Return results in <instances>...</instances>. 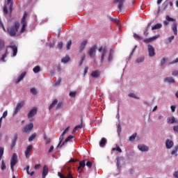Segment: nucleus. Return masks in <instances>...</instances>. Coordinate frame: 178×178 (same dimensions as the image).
<instances>
[{
	"label": "nucleus",
	"instance_id": "e2e57ef3",
	"mask_svg": "<svg viewBox=\"0 0 178 178\" xmlns=\"http://www.w3.org/2000/svg\"><path fill=\"white\" fill-rule=\"evenodd\" d=\"M63 47V43L62 42H60L58 44V48H59L60 49H62Z\"/></svg>",
	"mask_w": 178,
	"mask_h": 178
},
{
	"label": "nucleus",
	"instance_id": "20e7f679",
	"mask_svg": "<svg viewBox=\"0 0 178 178\" xmlns=\"http://www.w3.org/2000/svg\"><path fill=\"white\" fill-rule=\"evenodd\" d=\"M98 51L99 52H102L101 62L102 63L104 62V60L105 59V55H106V47H100L98 49Z\"/></svg>",
	"mask_w": 178,
	"mask_h": 178
},
{
	"label": "nucleus",
	"instance_id": "58836bf2",
	"mask_svg": "<svg viewBox=\"0 0 178 178\" xmlns=\"http://www.w3.org/2000/svg\"><path fill=\"white\" fill-rule=\"evenodd\" d=\"M134 38H135V40H138L139 41H141V40H143V37L137 35V33H134Z\"/></svg>",
	"mask_w": 178,
	"mask_h": 178
},
{
	"label": "nucleus",
	"instance_id": "338daca9",
	"mask_svg": "<svg viewBox=\"0 0 178 178\" xmlns=\"http://www.w3.org/2000/svg\"><path fill=\"white\" fill-rule=\"evenodd\" d=\"M173 130L175 133H178V125L173 127Z\"/></svg>",
	"mask_w": 178,
	"mask_h": 178
},
{
	"label": "nucleus",
	"instance_id": "4c0bfd02",
	"mask_svg": "<svg viewBox=\"0 0 178 178\" xmlns=\"http://www.w3.org/2000/svg\"><path fill=\"white\" fill-rule=\"evenodd\" d=\"M29 170H30V166L27 165L26 166V173L28 175H30V176H33L34 175V171H32L31 172H30Z\"/></svg>",
	"mask_w": 178,
	"mask_h": 178
},
{
	"label": "nucleus",
	"instance_id": "f704fd0d",
	"mask_svg": "<svg viewBox=\"0 0 178 178\" xmlns=\"http://www.w3.org/2000/svg\"><path fill=\"white\" fill-rule=\"evenodd\" d=\"M178 145H177L171 152V155L177 156Z\"/></svg>",
	"mask_w": 178,
	"mask_h": 178
},
{
	"label": "nucleus",
	"instance_id": "39448f33",
	"mask_svg": "<svg viewBox=\"0 0 178 178\" xmlns=\"http://www.w3.org/2000/svg\"><path fill=\"white\" fill-rule=\"evenodd\" d=\"M147 51L149 52V56L150 58H152V56H154L155 55V48H154V47H152V45L149 44L147 46Z\"/></svg>",
	"mask_w": 178,
	"mask_h": 178
},
{
	"label": "nucleus",
	"instance_id": "9b49d317",
	"mask_svg": "<svg viewBox=\"0 0 178 178\" xmlns=\"http://www.w3.org/2000/svg\"><path fill=\"white\" fill-rule=\"evenodd\" d=\"M31 149H33V145H29L25 151V156L26 159H29V158H30V152H31Z\"/></svg>",
	"mask_w": 178,
	"mask_h": 178
},
{
	"label": "nucleus",
	"instance_id": "423d86ee",
	"mask_svg": "<svg viewBox=\"0 0 178 178\" xmlns=\"http://www.w3.org/2000/svg\"><path fill=\"white\" fill-rule=\"evenodd\" d=\"M33 127H34V124L31 122L29 124L24 127L22 131H24V133H30V131L33 130Z\"/></svg>",
	"mask_w": 178,
	"mask_h": 178
},
{
	"label": "nucleus",
	"instance_id": "ddd939ff",
	"mask_svg": "<svg viewBox=\"0 0 178 178\" xmlns=\"http://www.w3.org/2000/svg\"><path fill=\"white\" fill-rule=\"evenodd\" d=\"M138 148L140 151H142V152H147L149 148L145 145H138Z\"/></svg>",
	"mask_w": 178,
	"mask_h": 178
},
{
	"label": "nucleus",
	"instance_id": "f03ea898",
	"mask_svg": "<svg viewBox=\"0 0 178 178\" xmlns=\"http://www.w3.org/2000/svg\"><path fill=\"white\" fill-rule=\"evenodd\" d=\"M26 19H27V13H24V15L21 20V24H22L21 33H24V31H26V28L27 27V21L26 20Z\"/></svg>",
	"mask_w": 178,
	"mask_h": 178
},
{
	"label": "nucleus",
	"instance_id": "5fc2aeb1",
	"mask_svg": "<svg viewBox=\"0 0 178 178\" xmlns=\"http://www.w3.org/2000/svg\"><path fill=\"white\" fill-rule=\"evenodd\" d=\"M6 169V165H5V162L3 160L1 161V170H5Z\"/></svg>",
	"mask_w": 178,
	"mask_h": 178
},
{
	"label": "nucleus",
	"instance_id": "473e14b6",
	"mask_svg": "<svg viewBox=\"0 0 178 178\" xmlns=\"http://www.w3.org/2000/svg\"><path fill=\"white\" fill-rule=\"evenodd\" d=\"M56 104H58V99H55L49 106V111H51V109H52V108H54V106H55Z\"/></svg>",
	"mask_w": 178,
	"mask_h": 178
},
{
	"label": "nucleus",
	"instance_id": "37998d69",
	"mask_svg": "<svg viewBox=\"0 0 178 178\" xmlns=\"http://www.w3.org/2000/svg\"><path fill=\"white\" fill-rule=\"evenodd\" d=\"M137 63H142V62H144V56L139 57L136 59Z\"/></svg>",
	"mask_w": 178,
	"mask_h": 178
},
{
	"label": "nucleus",
	"instance_id": "4468645a",
	"mask_svg": "<svg viewBox=\"0 0 178 178\" xmlns=\"http://www.w3.org/2000/svg\"><path fill=\"white\" fill-rule=\"evenodd\" d=\"M125 0H114V3H118V9L122 12V8H123V3H124Z\"/></svg>",
	"mask_w": 178,
	"mask_h": 178
},
{
	"label": "nucleus",
	"instance_id": "c756f323",
	"mask_svg": "<svg viewBox=\"0 0 178 178\" xmlns=\"http://www.w3.org/2000/svg\"><path fill=\"white\" fill-rule=\"evenodd\" d=\"M112 59H113V51L111 50L110 52H109L108 61V62H112Z\"/></svg>",
	"mask_w": 178,
	"mask_h": 178
},
{
	"label": "nucleus",
	"instance_id": "a18cd8bd",
	"mask_svg": "<svg viewBox=\"0 0 178 178\" xmlns=\"http://www.w3.org/2000/svg\"><path fill=\"white\" fill-rule=\"evenodd\" d=\"M35 137H37V135L35 134H32L29 138V141H33V140L35 139Z\"/></svg>",
	"mask_w": 178,
	"mask_h": 178
},
{
	"label": "nucleus",
	"instance_id": "ea45409f",
	"mask_svg": "<svg viewBox=\"0 0 178 178\" xmlns=\"http://www.w3.org/2000/svg\"><path fill=\"white\" fill-rule=\"evenodd\" d=\"M112 151H118L120 153H122V149L118 145H116V147L112 149Z\"/></svg>",
	"mask_w": 178,
	"mask_h": 178
},
{
	"label": "nucleus",
	"instance_id": "0e129e2a",
	"mask_svg": "<svg viewBox=\"0 0 178 178\" xmlns=\"http://www.w3.org/2000/svg\"><path fill=\"white\" fill-rule=\"evenodd\" d=\"M151 41H152L151 38H146V39L143 40V42H146V43L151 42Z\"/></svg>",
	"mask_w": 178,
	"mask_h": 178
},
{
	"label": "nucleus",
	"instance_id": "0eeeda50",
	"mask_svg": "<svg viewBox=\"0 0 178 178\" xmlns=\"http://www.w3.org/2000/svg\"><path fill=\"white\" fill-rule=\"evenodd\" d=\"M24 106V102L22 101L19 103H18L15 107V110L14 111V115H16L22 108Z\"/></svg>",
	"mask_w": 178,
	"mask_h": 178
},
{
	"label": "nucleus",
	"instance_id": "4d7b16f0",
	"mask_svg": "<svg viewBox=\"0 0 178 178\" xmlns=\"http://www.w3.org/2000/svg\"><path fill=\"white\" fill-rule=\"evenodd\" d=\"M31 94H33V95H36L37 94V89L33 88L31 89Z\"/></svg>",
	"mask_w": 178,
	"mask_h": 178
},
{
	"label": "nucleus",
	"instance_id": "6e6552de",
	"mask_svg": "<svg viewBox=\"0 0 178 178\" xmlns=\"http://www.w3.org/2000/svg\"><path fill=\"white\" fill-rule=\"evenodd\" d=\"M97 44H95L92 47H91L88 51V55L90 58H92L94 55H95V53L97 52Z\"/></svg>",
	"mask_w": 178,
	"mask_h": 178
},
{
	"label": "nucleus",
	"instance_id": "5701e85b",
	"mask_svg": "<svg viewBox=\"0 0 178 178\" xmlns=\"http://www.w3.org/2000/svg\"><path fill=\"white\" fill-rule=\"evenodd\" d=\"M100 147H104L106 145V138H102L99 143Z\"/></svg>",
	"mask_w": 178,
	"mask_h": 178
},
{
	"label": "nucleus",
	"instance_id": "052dcab7",
	"mask_svg": "<svg viewBox=\"0 0 178 178\" xmlns=\"http://www.w3.org/2000/svg\"><path fill=\"white\" fill-rule=\"evenodd\" d=\"M6 55H8V51H6V53L2 56L1 60L5 62V58H6Z\"/></svg>",
	"mask_w": 178,
	"mask_h": 178
},
{
	"label": "nucleus",
	"instance_id": "dca6fc26",
	"mask_svg": "<svg viewBox=\"0 0 178 178\" xmlns=\"http://www.w3.org/2000/svg\"><path fill=\"white\" fill-rule=\"evenodd\" d=\"M58 176L60 178H73V175H72V172L69 171V173L67 174V177L63 175L61 172H58Z\"/></svg>",
	"mask_w": 178,
	"mask_h": 178
},
{
	"label": "nucleus",
	"instance_id": "09e8293b",
	"mask_svg": "<svg viewBox=\"0 0 178 178\" xmlns=\"http://www.w3.org/2000/svg\"><path fill=\"white\" fill-rule=\"evenodd\" d=\"M86 166H88L89 169H91V168L92 167V162H91L90 161H88L86 162Z\"/></svg>",
	"mask_w": 178,
	"mask_h": 178
},
{
	"label": "nucleus",
	"instance_id": "aec40b11",
	"mask_svg": "<svg viewBox=\"0 0 178 178\" xmlns=\"http://www.w3.org/2000/svg\"><path fill=\"white\" fill-rule=\"evenodd\" d=\"M91 76L94 77V79H98L99 77V71L95 70L92 72Z\"/></svg>",
	"mask_w": 178,
	"mask_h": 178
},
{
	"label": "nucleus",
	"instance_id": "4be33fe9",
	"mask_svg": "<svg viewBox=\"0 0 178 178\" xmlns=\"http://www.w3.org/2000/svg\"><path fill=\"white\" fill-rule=\"evenodd\" d=\"M87 42H88L87 40H85L81 43V47L79 49L80 51H83V49L86 48V45H87Z\"/></svg>",
	"mask_w": 178,
	"mask_h": 178
},
{
	"label": "nucleus",
	"instance_id": "864d4df0",
	"mask_svg": "<svg viewBox=\"0 0 178 178\" xmlns=\"http://www.w3.org/2000/svg\"><path fill=\"white\" fill-rule=\"evenodd\" d=\"M2 156H3V147H0V161L2 159Z\"/></svg>",
	"mask_w": 178,
	"mask_h": 178
},
{
	"label": "nucleus",
	"instance_id": "f257e3e1",
	"mask_svg": "<svg viewBox=\"0 0 178 178\" xmlns=\"http://www.w3.org/2000/svg\"><path fill=\"white\" fill-rule=\"evenodd\" d=\"M19 27H20V24H19V22H15L14 26H10L7 29L8 33L10 34V37H15V35H16V33H17Z\"/></svg>",
	"mask_w": 178,
	"mask_h": 178
},
{
	"label": "nucleus",
	"instance_id": "a211bd4d",
	"mask_svg": "<svg viewBox=\"0 0 178 178\" xmlns=\"http://www.w3.org/2000/svg\"><path fill=\"white\" fill-rule=\"evenodd\" d=\"M49 169L47 165H44L43 167V170H42V177L45 178L47 177V175H48Z\"/></svg>",
	"mask_w": 178,
	"mask_h": 178
},
{
	"label": "nucleus",
	"instance_id": "c03bdc74",
	"mask_svg": "<svg viewBox=\"0 0 178 178\" xmlns=\"http://www.w3.org/2000/svg\"><path fill=\"white\" fill-rule=\"evenodd\" d=\"M136 137H137V134H134L129 137V141H134V140H136Z\"/></svg>",
	"mask_w": 178,
	"mask_h": 178
},
{
	"label": "nucleus",
	"instance_id": "cd10ccee",
	"mask_svg": "<svg viewBox=\"0 0 178 178\" xmlns=\"http://www.w3.org/2000/svg\"><path fill=\"white\" fill-rule=\"evenodd\" d=\"M164 81H167L168 83H175V79L172 76L167 77L164 79Z\"/></svg>",
	"mask_w": 178,
	"mask_h": 178
},
{
	"label": "nucleus",
	"instance_id": "9d476101",
	"mask_svg": "<svg viewBox=\"0 0 178 178\" xmlns=\"http://www.w3.org/2000/svg\"><path fill=\"white\" fill-rule=\"evenodd\" d=\"M17 134H15L14 138L12 139L11 145H10V149H13L16 146V141H17Z\"/></svg>",
	"mask_w": 178,
	"mask_h": 178
},
{
	"label": "nucleus",
	"instance_id": "bb28decb",
	"mask_svg": "<svg viewBox=\"0 0 178 178\" xmlns=\"http://www.w3.org/2000/svg\"><path fill=\"white\" fill-rule=\"evenodd\" d=\"M70 60V57L69 56H66L65 57L61 59L62 63H67Z\"/></svg>",
	"mask_w": 178,
	"mask_h": 178
},
{
	"label": "nucleus",
	"instance_id": "2eb2a0df",
	"mask_svg": "<svg viewBox=\"0 0 178 178\" xmlns=\"http://www.w3.org/2000/svg\"><path fill=\"white\" fill-rule=\"evenodd\" d=\"M173 145H175V143L171 140L168 139L165 141V147L168 149H170V148H172Z\"/></svg>",
	"mask_w": 178,
	"mask_h": 178
},
{
	"label": "nucleus",
	"instance_id": "6ab92c4d",
	"mask_svg": "<svg viewBox=\"0 0 178 178\" xmlns=\"http://www.w3.org/2000/svg\"><path fill=\"white\" fill-rule=\"evenodd\" d=\"M79 129H83V119L81 120V124L77 125L74 128L72 133H76Z\"/></svg>",
	"mask_w": 178,
	"mask_h": 178
},
{
	"label": "nucleus",
	"instance_id": "603ef678",
	"mask_svg": "<svg viewBox=\"0 0 178 178\" xmlns=\"http://www.w3.org/2000/svg\"><path fill=\"white\" fill-rule=\"evenodd\" d=\"M165 19H166L167 22H175V19L170 17L169 15H167L165 17Z\"/></svg>",
	"mask_w": 178,
	"mask_h": 178
},
{
	"label": "nucleus",
	"instance_id": "c9c22d12",
	"mask_svg": "<svg viewBox=\"0 0 178 178\" xmlns=\"http://www.w3.org/2000/svg\"><path fill=\"white\" fill-rule=\"evenodd\" d=\"M64 136H65V134L63 133L60 136V138H59L60 142L57 147H60V145H62V142L63 141Z\"/></svg>",
	"mask_w": 178,
	"mask_h": 178
},
{
	"label": "nucleus",
	"instance_id": "774afa93",
	"mask_svg": "<svg viewBox=\"0 0 178 178\" xmlns=\"http://www.w3.org/2000/svg\"><path fill=\"white\" fill-rule=\"evenodd\" d=\"M173 176H174V177H175V178H178V171H175V172L173 173Z\"/></svg>",
	"mask_w": 178,
	"mask_h": 178
},
{
	"label": "nucleus",
	"instance_id": "3c124183",
	"mask_svg": "<svg viewBox=\"0 0 178 178\" xmlns=\"http://www.w3.org/2000/svg\"><path fill=\"white\" fill-rule=\"evenodd\" d=\"M44 139L46 141V144H49V143H51V139L50 138H48L47 137V135H44Z\"/></svg>",
	"mask_w": 178,
	"mask_h": 178
},
{
	"label": "nucleus",
	"instance_id": "393cba45",
	"mask_svg": "<svg viewBox=\"0 0 178 178\" xmlns=\"http://www.w3.org/2000/svg\"><path fill=\"white\" fill-rule=\"evenodd\" d=\"M10 48H12L13 52V56H16L17 55V47L16 46H10Z\"/></svg>",
	"mask_w": 178,
	"mask_h": 178
},
{
	"label": "nucleus",
	"instance_id": "7ed1b4c3",
	"mask_svg": "<svg viewBox=\"0 0 178 178\" xmlns=\"http://www.w3.org/2000/svg\"><path fill=\"white\" fill-rule=\"evenodd\" d=\"M16 163H17V154L14 153L10 160V168L13 172L14 170L15 166L16 165Z\"/></svg>",
	"mask_w": 178,
	"mask_h": 178
},
{
	"label": "nucleus",
	"instance_id": "a878e982",
	"mask_svg": "<svg viewBox=\"0 0 178 178\" xmlns=\"http://www.w3.org/2000/svg\"><path fill=\"white\" fill-rule=\"evenodd\" d=\"M7 4L9 6L10 12H12V8L13 6V0H7Z\"/></svg>",
	"mask_w": 178,
	"mask_h": 178
},
{
	"label": "nucleus",
	"instance_id": "e433bc0d",
	"mask_svg": "<svg viewBox=\"0 0 178 178\" xmlns=\"http://www.w3.org/2000/svg\"><path fill=\"white\" fill-rule=\"evenodd\" d=\"M108 19L111 22H113L114 23H115V24H119V19H118L117 18H113L112 17H109Z\"/></svg>",
	"mask_w": 178,
	"mask_h": 178
},
{
	"label": "nucleus",
	"instance_id": "680f3d73",
	"mask_svg": "<svg viewBox=\"0 0 178 178\" xmlns=\"http://www.w3.org/2000/svg\"><path fill=\"white\" fill-rule=\"evenodd\" d=\"M128 95L131 98H136V99H138V97H136V95H134V93H129Z\"/></svg>",
	"mask_w": 178,
	"mask_h": 178
},
{
	"label": "nucleus",
	"instance_id": "b1692460",
	"mask_svg": "<svg viewBox=\"0 0 178 178\" xmlns=\"http://www.w3.org/2000/svg\"><path fill=\"white\" fill-rule=\"evenodd\" d=\"M172 31L175 35H177V23H174L172 25Z\"/></svg>",
	"mask_w": 178,
	"mask_h": 178
},
{
	"label": "nucleus",
	"instance_id": "412c9836",
	"mask_svg": "<svg viewBox=\"0 0 178 178\" xmlns=\"http://www.w3.org/2000/svg\"><path fill=\"white\" fill-rule=\"evenodd\" d=\"M72 138H73V136L70 135V136L63 142V143H62L61 145H60V148H61V147H63V145H65V144L69 143V141L71 140Z\"/></svg>",
	"mask_w": 178,
	"mask_h": 178
},
{
	"label": "nucleus",
	"instance_id": "f8f14e48",
	"mask_svg": "<svg viewBox=\"0 0 178 178\" xmlns=\"http://www.w3.org/2000/svg\"><path fill=\"white\" fill-rule=\"evenodd\" d=\"M86 168V161H81L79 162V166L78 167V171L79 173L83 172V168Z\"/></svg>",
	"mask_w": 178,
	"mask_h": 178
},
{
	"label": "nucleus",
	"instance_id": "de8ad7c7",
	"mask_svg": "<svg viewBox=\"0 0 178 178\" xmlns=\"http://www.w3.org/2000/svg\"><path fill=\"white\" fill-rule=\"evenodd\" d=\"M60 81H62V79L60 78L57 81H55L54 82V86H59V84H60Z\"/></svg>",
	"mask_w": 178,
	"mask_h": 178
},
{
	"label": "nucleus",
	"instance_id": "79ce46f5",
	"mask_svg": "<svg viewBox=\"0 0 178 178\" xmlns=\"http://www.w3.org/2000/svg\"><path fill=\"white\" fill-rule=\"evenodd\" d=\"M149 27H151V24H149L147 25V26L146 27V30L144 31V35H145V37L148 35V29H149Z\"/></svg>",
	"mask_w": 178,
	"mask_h": 178
},
{
	"label": "nucleus",
	"instance_id": "6e6d98bb",
	"mask_svg": "<svg viewBox=\"0 0 178 178\" xmlns=\"http://www.w3.org/2000/svg\"><path fill=\"white\" fill-rule=\"evenodd\" d=\"M5 46V42L0 39V49H2Z\"/></svg>",
	"mask_w": 178,
	"mask_h": 178
},
{
	"label": "nucleus",
	"instance_id": "69168bd1",
	"mask_svg": "<svg viewBox=\"0 0 178 178\" xmlns=\"http://www.w3.org/2000/svg\"><path fill=\"white\" fill-rule=\"evenodd\" d=\"M88 72V67H85L84 72H83V76H86Z\"/></svg>",
	"mask_w": 178,
	"mask_h": 178
},
{
	"label": "nucleus",
	"instance_id": "7c9ffc66",
	"mask_svg": "<svg viewBox=\"0 0 178 178\" xmlns=\"http://www.w3.org/2000/svg\"><path fill=\"white\" fill-rule=\"evenodd\" d=\"M167 122L168 123L172 124L173 123H175V122H176V118H175V117L169 118H168Z\"/></svg>",
	"mask_w": 178,
	"mask_h": 178
},
{
	"label": "nucleus",
	"instance_id": "bf43d9fd",
	"mask_svg": "<svg viewBox=\"0 0 178 178\" xmlns=\"http://www.w3.org/2000/svg\"><path fill=\"white\" fill-rule=\"evenodd\" d=\"M76 94H77L76 92H70V97H72V98H74V97H76Z\"/></svg>",
	"mask_w": 178,
	"mask_h": 178
},
{
	"label": "nucleus",
	"instance_id": "a19ab883",
	"mask_svg": "<svg viewBox=\"0 0 178 178\" xmlns=\"http://www.w3.org/2000/svg\"><path fill=\"white\" fill-rule=\"evenodd\" d=\"M33 72L35 73H38L40 72V71L41 70V68L40 67V66H35L33 69Z\"/></svg>",
	"mask_w": 178,
	"mask_h": 178
},
{
	"label": "nucleus",
	"instance_id": "1a4fd4ad",
	"mask_svg": "<svg viewBox=\"0 0 178 178\" xmlns=\"http://www.w3.org/2000/svg\"><path fill=\"white\" fill-rule=\"evenodd\" d=\"M35 115H37V107H34L29 111V113H28V118L29 119H31V118L35 116Z\"/></svg>",
	"mask_w": 178,
	"mask_h": 178
},
{
	"label": "nucleus",
	"instance_id": "2f4dec72",
	"mask_svg": "<svg viewBox=\"0 0 178 178\" xmlns=\"http://www.w3.org/2000/svg\"><path fill=\"white\" fill-rule=\"evenodd\" d=\"M7 116H8V111H4L3 113L2 117L0 118V127H1V124H2V119L6 118Z\"/></svg>",
	"mask_w": 178,
	"mask_h": 178
},
{
	"label": "nucleus",
	"instance_id": "8fccbe9b",
	"mask_svg": "<svg viewBox=\"0 0 178 178\" xmlns=\"http://www.w3.org/2000/svg\"><path fill=\"white\" fill-rule=\"evenodd\" d=\"M62 106H63V102H60L57 104V106H56V109H60V108H62Z\"/></svg>",
	"mask_w": 178,
	"mask_h": 178
},
{
	"label": "nucleus",
	"instance_id": "72a5a7b5",
	"mask_svg": "<svg viewBox=\"0 0 178 178\" xmlns=\"http://www.w3.org/2000/svg\"><path fill=\"white\" fill-rule=\"evenodd\" d=\"M120 161H123L122 157H118L117 158V166L118 169H120L122 167L120 166Z\"/></svg>",
	"mask_w": 178,
	"mask_h": 178
},
{
	"label": "nucleus",
	"instance_id": "13d9d810",
	"mask_svg": "<svg viewBox=\"0 0 178 178\" xmlns=\"http://www.w3.org/2000/svg\"><path fill=\"white\" fill-rule=\"evenodd\" d=\"M84 59H86V56H83L81 58V60L79 61V66H81L83 65V63L84 62Z\"/></svg>",
	"mask_w": 178,
	"mask_h": 178
},
{
	"label": "nucleus",
	"instance_id": "c85d7f7f",
	"mask_svg": "<svg viewBox=\"0 0 178 178\" xmlns=\"http://www.w3.org/2000/svg\"><path fill=\"white\" fill-rule=\"evenodd\" d=\"M162 28V24H156L152 27V30H158Z\"/></svg>",
	"mask_w": 178,
	"mask_h": 178
},
{
	"label": "nucleus",
	"instance_id": "f3484780",
	"mask_svg": "<svg viewBox=\"0 0 178 178\" xmlns=\"http://www.w3.org/2000/svg\"><path fill=\"white\" fill-rule=\"evenodd\" d=\"M26 72H22L16 79V83H20V81H22L23 80V79H24V77H26Z\"/></svg>",
	"mask_w": 178,
	"mask_h": 178
},
{
	"label": "nucleus",
	"instance_id": "49530a36",
	"mask_svg": "<svg viewBox=\"0 0 178 178\" xmlns=\"http://www.w3.org/2000/svg\"><path fill=\"white\" fill-rule=\"evenodd\" d=\"M70 47H72V40H69L67 43L66 49L67 51L70 49Z\"/></svg>",
	"mask_w": 178,
	"mask_h": 178
}]
</instances>
